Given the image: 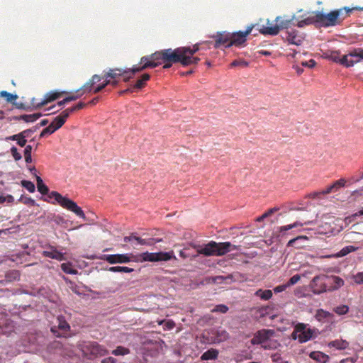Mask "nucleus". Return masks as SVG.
<instances>
[{"label": "nucleus", "instance_id": "45", "mask_svg": "<svg viewBox=\"0 0 363 363\" xmlns=\"http://www.w3.org/2000/svg\"><path fill=\"white\" fill-rule=\"evenodd\" d=\"M216 333L217 336L213 340V342H220L228 337V333L224 330H217Z\"/></svg>", "mask_w": 363, "mask_h": 363}, {"label": "nucleus", "instance_id": "25", "mask_svg": "<svg viewBox=\"0 0 363 363\" xmlns=\"http://www.w3.org/2000/svg\"><path fill=\"white\" fill-rule=\"evenodd\" d=\"M309 357L320 363H326L329 359V356L320 351L311 352Z\"/></svg>", "mask_w": 363, "mask_h": 363}, {"label": "nucleus", "instance_id": "7", "mask_svg": "<svg viewBox=\"0 0 363 363\" xmlns=\"http://www.w3.org/2000/svg\"><path fill=\"white\" fill-rule=\"evenodd\" d=\"M101 78L98 74H94L92 77L85 83L80 89H77L74 94H72L68 96H67V100L69 102L72 101H75L79 99L86 93H90L93 89V86L94 84L100 82Z\"/></svg>", "mask_w": 363, "mask_h": 363}, {"label": "nucleus", "instance_id": "48", "mask_svg": "<svg viewBox=\"0 0 363 363\" xmlns=\"http://www.w3.org/2000/svg\"><path fill=\"white\" fill-rule=\"evenodd\" d=\"M21 184L23 187L26 188L30 193L34 192L35 190L34 184L30 181L22 180Z\"/></svg>", "mask_w": 363, "mask_h": 363}, {"label": "nucleus", "instance_id": "41", "mask_svg": "<svg viewBox=\"0 0 363 363\" xmlns=\"http://www.w3.org/2000/svg\"><path fill=\"white\" fill-rule=\"evenodd\" d=\"M61 269L66 274H77L78 273L77 269L72 267V264L70 262L62 263L61 264Z\"/></svg>", "mask_w": 363, "mask_h": 363}, {"label": "nucleus", "instance_id": "34", "mask_svg": "<svg viewBox=\"0 0 363 363\" xmlns=\"http://www.w3.org/2000/svg\"><path fill=\"white\" fill-rule=\"evenodd\" d=\"M182 50L184 55H194L196 52H197L200 50V46L199 43H196L193 45L192 48L190 47H181Z\"/></svg>", "mask_w": 363, "mask_h": 363}, {"label": "nucleus", "instance_id": "3", "mask_svg": "<svg viewBox=\"0 0 363 363\" xmlns=\"http://www.w3.org/2000/svg\"><path fill=\"white\" fill-rule=\"evenodd\" d=\"M38 191L43 195H47L49 199H54L62 207L74 213L77 216L84 218L85 215L82 209L77 204L67 197L62 196L57 191L49 193L48 187L43 183V179L39 176H36Z\"/></svg>", "mask_w": 363, "mask_h": 363}, {"label": "nucleus", "instance_id": "31", "mask_svg": "<svg viewBox=\"0 0 363 363\" xmlns=\"http://www.w3.org/2000/svg\"><path fill=\"white\" fill-rule=\"evenodd\" d=\"M150 76L149 74H143L141 77L140 79H138L135 84L133 85V89H140L142 88H143L145 84H146V82L150 79Z\"/></svg>", "mask_w": 363, "mask_h": 363}, {"label": "nucleus", "instance_id": "52", "mask_svg": "<svg viewBox=\"0 0 363 363\" xmlns=\"http://www.w3.org/2000/svg\"><path fill=\"white\" fill-rule=\"evenodd\" d=\"M18 201L23 203L26 205H28L30 206H34L36 204L35 200L28 196H21Z\"/></svg>", "mask_w": 363, "mask_h": 363}, {"label": "nucleus", "instance_id": "1", "mask_svg": "<svg viewBox=\"0 0 363 363\" xmlns=\"http://www.w3.org/2000/svg\"><path fill=\"white\" fill-rule=\"evenodd\" d=\"M183 56L181 47L176 49L168 48L156 51L150 55L143 57L140 59L139 67L135 68L133 72H141L147 68L156 67L162 64H164V69L170 68L174 63H180L182 65Z\"/></svg>", "mask_w": 363, "mask_h": 363}, {"label": "nucleus", "instance_id": "57", "mask_svg": "<svg viewBox=\"0 0 363 363\" xmlns=\"http://www.w3.org/2000/svg\"><path fill=\"white\" fill-rule=\"evenodd\" d=\"M11 155L13 156V157L14 158V160L16 161H19L21 160L22 158V156L18 152V149L15 147V146H13L11 148Z\"/></svg>", "mask_w": 363, "mask_h": 363}, {"label": "nucleus", "instance_id": "43", "mask_svg": "<svg viewBox=\"0 0 363 363\" xmlns=\"http://www.w3.org/2000/svg\"><path fill=\"white\" fill-rule=\"evenodd\" d=\"M130 353V350L123 346H118L115 350L111 352V354L115 356L125 355Z\"/></svg>", "mask_w": 363, "mask_h": 363}, {"label": "nucleus", "instance_id": "53", "mask_svg": "<svg viewBox=\"0 0 363 363\" xmlns=\"http://www.w3.org/2000/svg\"><path fill=\"white\" fill-rule=\"evenodd\" d=\"M52 126L53 125H49L48 127L44 128L40 134V138H43L45 135H50L53 133L55 131H56V128H54Z\"/></svg>", "mask_w": 363, "mask_h": 363}, {"label": "nucleus", "instance_id": "20", "mask_svg": "<svg viewBox=\"0 0 363 363\" xmlns=\"http://www.w3.org/2000/svg\"><path fill=\"white\" fill-rule=\"evenodd\" d=\"M67 94L66 91H52L49 93H47L44 99L40 101L39 105L40 106H45L48 103H50L59 98H60L64 94Z\"/></svg>", "mask_w": 363, "mask_h": 363}, {"label": "nucleus", "instance_id": "55", "mask_svg": "<svg viewBox=\"0 0 363 363\" xmlns=\"http://www.w3.org/2000/svg\"><path fill=\"white\" fill-rule=\"evenodd\" d=\"M228 311V307L224 304L217 305L211 311L212 312H220L221 313H225Z\"/></svg>", "mask_w": 363, "mask_h": 363}, {"label": "nucleus", "instance_id": "49", "mask_svg": "<svg viewBox=\"0 0 363 363\" xmlns=\"http://www.w3.org/2000/svg\"><path fill=\"white\" fill-rule=\"evenodd\" d=\"M211 279L213 283L220 284L227 280H232L233 276L231 274H229L226 277L216 276V277H212Z\"/></svg>", "mask_w": 363, "mask_h": 363}, {"label": "nucleus", "instance_id": "42", "mask_svg": "<svg viewBox=\"0 0 363 363\" xmlns=\"http://www.w3.org/2000/svg\"><path fill=\"white\" fill-rule=\"evenodd\" d=\"M108 270L112 272H124V273H130L134 271V269L133 268H130L128 267H121V266L111 267L108 269Z\"/></svg>", "mask_w": 363, "mask_h": 363}, {"label": "nucleus", "instance_id": "40", "mask_svg": "<svg viewBox=\"0 0 363 363\" xmlns=\"http://www.w3.org/2000/svg\"><path fill=\"white\" fill-rule=\"evenodd\" d=\"M308 240L307 236H305V235L298 236L294 239L290 240L287 243V246L288 247H296L297 248H300V247H301V245H298V242H299L301 240Z\"/></svg>", "mask_w": 363, "mask_h": 363}, {"label": "nucleus", "instance_id": "36", "mask_svg": "<svg viewBox=\"0 0 363 363\" xmlns=\"http://www.w3.org/2000/svg\"><path fill=\"white\" fill-rule=\"evenodd\" d=\"M255 295L259 297L262 300H269L272 296V291L269 289L262 290L259 289L255 291Z\"/></svg>", "mask_w": 363, "mask_h": 363}, {"label": "nucleus", "instance_id": "17", "mask_svg": "<svg viewBox=\"0 0 363 363\" xmlns=\"http://www.w3.org/2000/svg\"><path fill=\"white\" fill-rule=\"evenodd\" d=\"M213 38H215L214 48H218L222 45H227L231 40V33L226 32H218Z\"/></svg>", "mask_w": 363, "mask_h": 363}, {"label": "nucleus", "instance_id": "26", "mask_svg": "<svg viewBox=\"0 0 363 363\" xmlns=\"http://www.w3.org/2000/svg\"><path fill=\"white\" fill-rule=\"evenodd\" d=\"M358 249V247L352 246V245H348L345 247H343L338 253H337L335 255H328V256H323L322 257H344L349 253L352 252H354Z\"/></svg>", "mask_w": 363, "mask_h": 363}, {"label": "nucleus", "instance_id": "32", "mask_svg": "<svg viewBox=\"0 0 363 363\" xmlns=\"http://www.w3.org/2000/svg\"><path fill=\"white\" fill-rule=\"evenodd\" d=\"M292 18L284 19L281 16H277L275 19L277 26L280 29L288 28L292 24Z\"/></svg>", "mask_w": 363, "mask_h": 363}, {"label": "nucleus", "instance_id": "29", "mask_svg": "<svg viewBox=\"0 0 363 363\" xmlns=\"http://www.w3.org/2000/svg\"><path fill=\"white\" fill-rule=\"evenodd\" d=\"M218 351L216 349L211 348L203 352L201 357V360H213L217 359Z\"/></svg>", "mask_w": 363, "mask_h": 363}, {"label": "nucleus", "instance_id": "28", "mask_svg": "<svg viewBox=\"0 0 363 363\" xmlns=\"http://www.w3.org/2000/svg\"><path fill=\"white\" fill-rule=\"evenodd\" d=\"M330 347H335L337 350H345L348 347L349 342L345 340H335L328 343Z\"/></svg>", "mask_w": 363, "mask_h": 363}, {"label": "nucleus", "instance_id": "4", "mask_svg": "<svg viewBox=\"0 0 363 363\" xmlns=\"http://www.w3.org/2000/svg\"><path fill=\"white\" fill-rule=\"evenodd\" d=\"M79 349L84 357L89 359L96 357L97 356H105L108 354V350L104 346L99 345L96 342L86 341L79 345Z\"/></svg>", "mask_w": 363, "mask_h": 363}, {"label": "nucleus", "instance_id": "27", "mask_svg": "<svg viewBox=\"0 0 363 363\" xmlns=\"http://www.w3.org/2000/svg\"><path fill=\"white\" fill-rule=\"evenodd\" d=\"M307 223H309V222H305L304 223V224H307ZM303 225V223L299 222V221H296L294 223L279 227L278 228L279 229V233L281 235H284L288 230H291V229H293L294 228L302 227Z\"/></svg>", "mask_w": 363, "mask_h": 363}, {"label": "nucleus", "instance_id": "16", "mask_svg": "<svg viewBox=\"0 0 363 363\" xmlns=\"http://www.w3.org/2000/svg\"><path fill=\"white\" fill-rule=\"evenodd\" d=\"M238 250V247L231 244L230 242H217V256H223L232 250Z\"/></svg>", "mask_w": 363, "mask_h": 363}, {"label": "nucleus", "instance_id": "44", "mask_svg": "<svg viewBox=\"0 0 363 363\" xmlns=\"http://www.w3.org/2000/svg\"><path fill=\"white\" fill-rule=\"evenodd\" d=\"M158 325H164V330H172L175 327V323L172 320H157Z\"/></svg>", "mask_w": 363, "mask_h": 363}, {"label": "nucleus", "instance_id": "11", "mask_svg": "<svg viewBox=\"0 0 363 363\" xmlns=\"http://www.w3.org/2000/svg\"><path fill=\"white\" fill-rule=\"evenodd\" d=\"M325 57L332 60L334 62L339 63L340 65L349 68L352 67V62L347 60V56L345 55L341 56L340 52L337 51H330L325 54Z\"/></svg>", "mask_w": 363, "mask_h": 363}, {"label": "nucleus", "instance_id": "5", "mask_svg": "<svg viewBox=\"0 0 363 363\" xmlns=\"http://www.w3.org/2000/svg\"><path fill=\"white\" fill-rule=\"evenodd\" d=\"M173 257V252H145L137 256V260L141 262L168 261Z\"/></svg>", "mask_w": 363, "mask_h": 363}, {"label": "nucleus", "instance_id": "62", "mask_svg": "<svg viewBox=\"0 0 363 363\" xmlns=\"http://www.w3.org/2000/svg\"><path fill=\"white\" fill-rule=\"evenodd\" d=\"M301 65L304 67H308L309 68L314 67L316 65V62L314 60L311 59L308 61H305L301 63Z\"/></svg>", "mask_w": 363, "mask_h": 363}, {"label": "nucleus", "instance_id": "22", "mask_svg": "<svg viewBox=\"0 0 363 363\" xmlns=\"http://www.w3.org/2000/svg\"><path fill=\"white\" fill-rule=\"evenodd\" d=\"M42 116L40 113H35L33 114H23L20 116H13L12 119L15 121H23L26 123H32L37 121Z\"/></svg>", "mask_w": 363, "mask_h": 363}, {"label": "nucleus", "instance_id": "47", "mask_svg": "<svg viewBox=\"0 0 363 363\" xmlns=\"http://www.w3.org/2000/svg\"><path fill=\"white\" fill-rule=\"evenodd\" d=\"M31 152L32 146L30 145H26L24 149V157L26 163H30L32 162Z\"/></svg>", "mask_w": 363, "mask_h": 363}, {"label": "nucleus", "instance_id": "35", "mask_svg": "<svg viewBox=\"0 0 363 363\" xmlns=\"http://www.w3.org/2000/svg\"><path fill=\"white\" fill-rule=\"evenodd\" d=\"M134 240H136L140 245H147L151 246L155 245L157 242H160L161 239H154V238H150V239H142L140 237H134Z\"/></svg>", "mask_w": 363, "mask_h": 363}, {"label": "nucleus", "instance_id": "6", "mask_svg": "<svg viewBox=\"0 0 363 363\" xmlns=\"http://www.w3.org/2000/svg\"><path fill=\"white\" fill-rule=\"evenodd\" d=\"M328 280L327 275L320 274L315 276L310 283V287L313 293L315 294H320L329 291L330 283L328 282Z\"/></svg>", "mask_w": 363, "mask_h": 363}, {"label": "nucleus", "instance_id": "2", "mask_svg": "<svg viewBox=\"0 0 363 363\" xmlns=\"http://www.w3.org/2000/svg\"><path fill=\"white\" fill-rule=\"evenodd\" d=\"M362 10V8L343 7L339 9L333 10L330 13L325 14L320 11L313 13V15L298 22L297 26L303 28L307 25L318 24L321 27H332L340 25L342 22L350 16L353 10Z\"/></svg>", "mask_w": 363, "mask_h": 363}, {"label": "nucleus", "instance_id": "24", "mask_svg": "<svg viewBox=\"0 0 363 363\" xmlns=\"http://www.w3.org/2000/svg\"><path fill=\"white\" fill-rule=\"evenodd\" d=\"M328 282L330 283L329 286V291H332L334 290H336L343 286L344 281L342 278L337 277V276H328Z\"/></svg>", "mask_w": 363, "mask_h": 363}, {"label": "nucleus", "instance_id": "19", "mask_svg": "<svg viewBox=\"0 0 363 363\" xmlns=\"http://www.w3.org/2000/svg\"><path fill=\"white\" fill-rule=\"evenodd\" d=\"M345 56H347L348 61L352 62L353 67L355 64L363 60V49L360 48H354L346 54Z\"/></svg>", "mask_w": 363, "mask_h": 363}, {"label": "nucleus", "instance_id": "50", "mask_svg": "<svg viewBox=\"0 0 363 363\" xmlns=\"http://www.w3.org/2000/svg\"><path fill=\"white\" fill-rule=\"evenodd\" d=\"M346 184V180L345 179H340L339 180L335 181L331 186L333 189V191H337L341 187H344Z\"/></svg>", "mask_w": 363, "mask_h": 363}, {"label": "nucleus", "instance_id": "14", "mask_svg": "<svg viewBox=\"0 0 363 363\" xmlns=\"http://www.w3.org/2000/svg\"><path fill=\"white\" fill-rule=\"evenodd\" d=\"M296 331H300L298 341L301 343L310 340L313 335V330L311 328H306V325L304 323L296 324Z\"/></svg>", "mask_w": 363, "mask_h": 363}, {"label": "nucleus", "instance_id": "60", "mask_svg": "<svg viewBox=\"0 0 363 363\" xmlns=\"http://www.w3.org/2000/svg\"><path fill=\"white\" fill-rule=\"evenodd\" d=\"M231 67L241 66V67H247L248 62L244 60H234L231 64Z\"/></svg>", "mask_w": 363, "mask_h": 363}, {"label": "nucleus", "instance_id": "61", "mask_svg": "<svg viewBox=\"0 0 363 363\" xmlns=\"http://www.w3.org/2000/svg\"><path fill=\"white\" fill-rule=\"evenodd\" d=\"M77 111H78V110L76 108V106H74L71 108L64 110L62 113L67 118L71 113Z\"/></svg>", "mask_w": 363, "mask_h": 363}, {"label": "nucleus", "instance_id": "15", "mask_svg": "<svg viewBox=\"0 0 363 363\" xmlns=\"http://www.w3.org/2000/svg\"><path fill=\"white\" fill-rule=\"evenodd\" d=\"M102 259L111 264L116 263H128L130 261V258L128 255L124 254L104 255Z\"/></svg>", "mask_w": 363, "mask_h": 363}, {"label": "nucleus", "instance_id": "59", "mask_svg": "<svg viewBox=\"0 0 363 363\" xmlns=\"http://www.w3.org/2000/svg\"><path fill=\"white\" fill-rule=\"evenodd\" d=\"M354 281L357 284H363V272H358L354 276Z\"/></svg>", "mask_w": 363, "mask_h": 363}, {"label": "nucleus", "instance_id": "21", "mask_svg": "<svg viewBox=\"0 0 363 363\" xmlns=\"http://www.w3.org/2000/svg\"><path fill=\"white\" fill-rule=\"evenodd\" d=\"M50 250L43 251L42 255L46 257L55 259L58 261L65 260V257L61 252L57 250L53 246H49Z\"/></svg>", "mask_w": 363, "mask_h": 363}, {"label": "nucleus", "instance_id": "13", "mask_svg": "<svg viewBox=\"0 0 363 363\" xmlns=\"http://www.w3.org/2000/svg\"><path fill=\"white\" fill-rule=\"evenodd\" d=\"M140 66V64L138 65H134L131 69H123L120 68H115V69H110L107 72H105L103 77H100L106 78V79H115L117 77L124 75L125 74H128L129 72H131L133 74H135L137 72H133V69L135 68H138Z\"/></svg>", "mask_w": 363, "mask_h": 363}, {"label": "nucleus", "instance_id": "37", "mask_svg": "<svg viewBox=\"0 0 363 363\" xmlns=\"http://www.w3.org/2000/svg\"><path fill=\"white\" fill-rule=\"evenodd\" d=\"M6 140H16L17 142V144L20 146V147H26V139L22 136H20V134H16V135H11V136H9V137H6Z\"/></svg>", "mask_w": 363, "mask_h": 363}, {"label": "nucleus", "instance_id": "10", "mask_svg": "<svg viewBox=\"0 0 363 363\" xmlns=\"http://www.w3.org/2000/svg\"><path fill=\"white\" fill-rule=\"evenodd\" d=\"M253 26H248L245 31H239L231 33V40L230 43L225 45L226 48L233 45L240 46L246 41V37L251 33Z\"/></svg>", "mask_w": 363, "mask_h": 363}, {"label": "nucleus", "instance_id": "54", "mask_svg": "<svg viewBox=\"0 0 363 363\" xmlns=\"http://www.w3.org/2000/svg\"><path fill=\"white\" fill-rule=\"evenodd\" d=\"M348 311L349 308L346 305L337 306L334 309V311L338 315H345L348 312Z\"/></svg>", "mask_w": 363, "mask_h": 363}, {"label": "nucleus", "instance_id": "8", "mask_svg": "<svg viewBox=\"0 0 363 363\" xmlns=\"http://www.w3.org/2000/svg\"><path fill=\"white\" fill-rule=\"evenodd\" d=\"M274 333V330L271 329L259 330L254 335L251 343L252 345H262V347L265 350L272 349V347L267 344V341Z\"/></svg>", "mask_w": 363, "mask_h": 363}, {"label": "nucleus", "instance_id": "23", "mask_svg": "<svg viewBox=\"0 0 363 363\" xmlns=\"http://www.w3.org/2000/svg\"><path fill=\"white\" fill-rule=\"evenodd\" d=\"M286 39L289 43L296 45H300L303 42V38L298 35V32L294 30L287 32Z\"/></svg>", "mask_w": 363, "mask_h": 363}, {"label": "nucleus", "instance_id": "38", "mask_svg": "<svg viewBox=\"0 0 363 363\" xmlns=\"http://www.w3.org/2000/svg\"><path fill=\"white\" fill-rule=\"evenodd\" d=\"M20 279V273L16 270L9 271L5 274L6 283L12 282Z\"/></svg>", "mask_w": 363, "mask_h": 363}, {"label": "nucleus", "instance_id": "33", "mask_svg": "<svg viewBox=\"0 0 363 363\" xmlns=\"http://www.w3.org/2000/svg\"><path fill=\"white\" fill-rule=\"evenodd\" d=\"M201 59L198 57H194V55L188 56V55H184L182 57V65L186 67L191 65H196L197 64Z\"/></svg>", "mask_w": 363, "mask_h": 363}, {"label": "nucleus", "instance_id": "64", "mask_svg": "<svg viewBox=\"0 0 363 363\" xmlns=\"http://www.w3.org/2000/svg\"><path fill=\"white\" fill-rule=\"evenodd\" d=\"M101 363H116V359L112 357H106L101 360Z\"/></svg>", "mask_w": 363, "mask_h": 363}, {"label": "nucleus", "instance_id": "30", "mask_svg": "<svg viewBox=\"0 0 363 363\" xmlns=\"http://www.w3.org/2000/svg\"><path fill=\"white\" fill-rule=\"evenodd\" d=\"M67 118L61 113L59 116H56L52 123L50 124V125H53L54 128H56V130L60 128L65 123Z\"/></svg>", "mask_w": 363, "mask_h": 363}, {"label": "nucleus", "instance_id": "46", "mask_svg": "<svg viewBox=\"0 0 363 363\" xmlns=\"http://www.w3.org/2000/svg\"><path fill=\"white\" fill-rule=\"evenodd\" d=\"M0 97L5 98L7 102H13L18 99V96L16 94L9 93L6 91H0Z\"/></svg>", "mask_w": 363, "mask_h": 363}, {"label": "nucleus", "instance_id": "12", "mask_svg": "<svg viewBox=\"0 0 363 363\" xmlns=\"http://www.w3.org/2000/svg\"><path fill=\"white\" fill-rule=\"evenodd\" d=\"M217 242L215 241H210L203 247L199 245H194L193 247L196 250L199 254L205 256H217L216 253Z\"/></svg>", "mask_w": 363, "mask_h": 363}, {"label": "nucleus", "instance_id": "56", "mask_svg": "<svg viewBox=\"0 0 363 363\" xmlns=\"http://www.w3.org/2000/svg\"><path fill=\"white\" fill-rule=\"evenodd\" d=\"M37 128H38V126H36L34 129H33V128L26 129V130L21 131L18 134H20V136H22V138L24 137L26 139V138L31 136V135L37 130Z\"/></svg>", "mask_w": 363, "mask_h": 363}, {"label": "nucleus", "instance_id": "9", "mask_svg": "<svg viewBox=\"0 0 363 363\" xmlns=\"http://www.w3.org/2000/svg\"><path fill=\"white\" fill-rule=\"evenodd\" d=\"M70 330V325L63 315H58L56 325L50 328V331L57 337H64Z\"/></svg>", "mask_w": 363, "mask_h": 363}, {"label": "nucleus", "instance_id": "63", "mask_svg": "<svg viewBox=\"0 0 363 363\" xmlns=\"http://www.w3.org/2000/svg\"><path fill=\"white\" fill-rule=\"evenodd\" d=\"M274 363H287L280 355L274 354L272 357Z\"/></svg>", "mask_w": 363, "mask_h": 363}, {"label": "nucleus", "instance_id": "58", "mask_svg": "<svg viewBox=\"0 0 363 363\" xmlns=\"http://www.w3.org/2000/svg\"><path fill=\"white\" fill-rule=\"evenodd\" d=\"M301 279V276L299 274H295L290 278L289 281L286 283L288 286L296 284Z\"/></svg>", "mask_w": 363, "mask_h": 363}, {"label": "nucleus", "instance_id": "51", "mask_svg": "<svg viewBox=\"0 0 363 363\" xmlns=\"http://www.w3.org/2000/svg\"><path fill=\"white\" fill-rule=\"evenodd\" d=\"M104 81L102 84L98 85L96 87H95L93 90L94 93V94H97L99 92H100L102 89H104L107 85L110 84L111 83V79H106V78H104Z\"/></svg>", "mask_w": 363, "mask_h": 363}, {"label": "nucleus", "instance_id": "18", "mask_svg": "<svg viewBox=\"0 0 363 363\" xmlns=\"http://www.w3.org/2000/svg\"><path fill=\"white\" fill-rule=\"evenodd\" d=\"M267 26H260L258 28L260 33L264 35H276L279 32V27L277 24L273 25L272 23L267 20Z\"/></svg>", "mask_w": 363, "mask_h": 363}, {"label": "nucleus", "instance_id": "39", "mask_svg": "<svg viewBox=\"0 0 363 363\" xmlns=\"http://www.w3.org/2000/svg\"><path fill=\"white\" fill-rule=\"evenodd\" d=\"M333 315L328 311H324L323 309H318L315 313V318L318 321H323L324 319L330 318Z\"/></svg>", "mask_w": 363, "mask_h": 363}]
</instances>
